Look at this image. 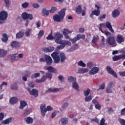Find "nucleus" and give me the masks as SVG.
<instances>
[{
  "instance_id": "obj_1",
  "label": "nucleus",
  "mask_w": 125,
  "mask_h": 125,
  "mask_svg": "<svg viewBox=\"0 0 125 125\" xmlns=\"http://www.w3.org/2000/svg\"><path fill=\"white\" fill-rule=\"evenodd\" d=\"M66 9H62L59 12V15L56 14L53 16V20L55 22H62L65 17Z\"/></svg>"
},
{
  "instance_id": "obj_2",
  "label": "nucleus",
  "mask_w": 125,
  "mask_h": 125,
  "mask_svg": "<svg viewBox=\"0 0 125 125\" xmlns=\"http://www.w3.org/2000/svg\"><path fill=\"white\" fill-rule=\"evenodd\" d=\"M40 109L42 112V117H44L47 111H52L53 108L50 106H47L46 108L45 107V104H42L40 106Z\"/></svg>"
},
{
  "instance_id": "obj_3",
  "label": "nucleus",
  "mask_w": 125,
  "mask_h": 125,
  "mask_svg": "<svg viewBox=\"0 0 125 125\" xmlns=\"http://www.w3.org/2000/svg\"><path fill=\"white\" fill-rule=\"evenodd\" d=\"M59 42L60 43H57L58 44H61L60 45L57 46L58 49H63V48H64V47H65L66 45H69V46H71V45H72L71 42L66 40H62L60 41Z\"/></svg>"
},
{
  "instance_id": "obj_4",
  "label": "nucleus",
  "mask_w": 125,
  "mask_h": 125,
  "mask_svg": "<svg viewBox=\"0 0 125 125\" xmlns=\"http://www.w3.org/2000/svg\"><path fill=\"white\" fill-rule=\"evenodd\" d=\"M106 43L108 45H112L113 47L117 45V43L116 42V40L115 39V37L109 36L106 39Z\"/></svg>"
},
{
  "instance_id": "obj_5",
  "label": "nucleus",
  "mask_w": 125,
  "mask_h": 125,
  "mask_svg": "<svg viewBox=\"0 0 125 125\" xmlns=\"http://www.w3.org/2000/svg\"><path fill=\"white\" fill-rule=\"evenodd\" d=\"M63 38V34L60 33V32H57L54 34V40H55V42L56 43H59L60 41H61Z\"/></svg>"
},
{
  "instance_id": "obj_6",
  "label": "nucleus",
  "mask_w": 125,
  "mask_h": 125,
  "mask_svg": "<svg viewBox=\"0 0 125 125\" xmlns=\"http://www.w3.org/2000/svg\"><path fill=\"white\" fill-rule=\"evenodd\" d=\"M81 39L84 40V39H85V36L84 35L78 34L76 37L72 39H70V41H71L72 43L74 44V43H76V42H78V41H80Z\"/></svg>"
},
{
  "instance_id": "obj_7",
  "label": "nucleus",
  "mask_w": 125,
  "mask_h": 125,
  "mask_svg": "<svg viewBox=\"0 0 125 125\" xmlns=\"http://www.w3.org/2000/svg\"><path fill=\"white\" fill-rule=\"evenodd\" d=\"M27 90L28 91L30 95H33L34 97H38L39 96V91L36 89H32L31 90L30 88H26Z\"/></svg>"
},
{
  "instance_id": "obj_8",
  "label": "nucleus",
  "mask_w": 125,
  "mask_h": 125,
  "mask_svg": "<svg viewBox=\"0 0 125 125\" xmlns=\"http://www.w3.org/2000/svg\"><path fill=\"white\" fill-rule=\"evenodd\" d=\"M106 70L108 74H110V75H112L114 77V78H116V79H118V75H117V74L116 72H115V71L113 70L112 68H111V66H107L106 67Z\"/></svg>"
},
{
  "instance_id": "obj_9",
  "label": "nucleus",
  "mask_w": 125,
  "mask_h": 125,
  "mask_svg": "<svg viewBox=\"0 0 125 125\" xmlns=\"http://www.w3.org/2000/svg\"><path fill=\"white\" fill-rule=\"evenodd\" d=\"M45 62H46V65L47 66H50L52 63H53V61H52V59L51 57L48 55H44Z\"/></svg>"
},
{
  "instance_id": "obj_10",
  "label": "nucleus",
  "mask_w": 125,
  "mask_h": 125,
  "mask_svg": "<svg viewBox=\"0 0 125 125\" xmlns=\"http://www.w3.org/2000/svg\"><path fill=\"white\" fill-rule=\"evenodd\" d=\"M21 17L23 19H29L33 20V15L32 14H28L27 12H24L21 15Z\"/></svg>"
},
{
  "instance_id": "obj_11",
  "label": "nucleus",
  "mask_w": 125,
  "mask_h": 125,
  "mask_svg": "<svg viewBox=\"0 0 125 125\" xmlns=\"http://www.w3.org/2000/svg\"><path fill=\"white\" fill-rule=\"evenodd\" d=\"M7 13L5 11H2L0 12V20L1 21H4L6 20L8 16Z\"/></svg>"
},
{
  "instance_id": "obj_12",
  "label": "nucleus",
  "mask_w": 125,
  "mask_h": 125,
  "mask_svg": "<svg viewBox=\"0 0 125 125\" xmlns=\"http://www.w3.org/2000/svg\"><path fill=\"white\" fill-rule=\"evenodd\" d=\"M121 59L124 60L125 59V55H115L112 57V60L113 61H119Z\"/></svg>"
},
{
  "instance_id": "obj_13",
  "label": "nucleus",
  "mask_w": 125,
  "mask_h": 125,
  "mask_svg": "<svg viewBox=\"0 0 125 125\" xmlns=\"http://www.w3.org/2000/svg\"><path fill=\"white\" fill-rule=\"evenodd\" d=\"M95 7L96 9L94 10L92 12L96 16H99L100 15V7L98 5H95Z\"/></svg>"
},
{
  "instance_id": "obj_14",
  "label": "nucleus",
  "mask_w": 125,
  "mask_h": 125,
  "mask_svg": "<svg viewBox=\"0 0 125 125\" xmlns=\"http://www.w3.org/2000/svg\"><path fill=\"white\" fill-rule=\"evenodd\" d=\"M92 103L95 104V107L97 110H101V104H99L98 101L96 99H93L92 101Z\"/></svg>"
},
{
  "instance_id": "obj_15",
  "label": "nucleus",
  "mask_w": 125,
  "mask_h": 125,
  "mask_svg": "<svg viewBox=\"0 0 125 125\" xmlns=\"http://www.w3.org/2000/svg\"><path fill=\"white\" fill-rule=\"evenodd\" d=\"M116 42L117 43L121 44L122 42H125V39H124V37L122 35L118 34L116 37Z\"/></svg>"
},
{
  "instance_id": "obj_16",
  "label": "nucleus",
  "mask_w": 125,
  "mask_h": 125,
  "mask_svg": "<svg viewBox=\"0 0 125 125\" xmlns=\"http://www.w3.org/2000/svg\"><path fill=\"white\" fill-rule=\"evenodd\" d=\"M99 72V68L94 67L90 71L89 74L90 75H96V74H97V73H98Z\"/></svg>"
},
{
  "instance_id": "obj_17",
  "label": "nucleus",
  "mask_w": 125,
  "mask_h": 125,
  "mask_svg": "<svg viewBox=\"0 0 125 125\" xmlns=\"http://www.w3.org/2000/svg\"><path fill=\"white\" fill-rule=\"evenodd\" d=\"M44 52H52L54 50V47L52 46H49L48 47H44L42 49Z\"/></svg>"
},
{
  "instance_id": "obj_18",
  "label": "nucleus",
  "mask_w": 125,
  "mask_h": 125,
  "mask_svg": "<svg viewBox=\"0 0 125 125\" xmlns=\"http://www.w3.org/2000/svg\"><path fill=\"white\" fill-rule=\"evenodd\" d=\"M60 58H61L60 61L61 63H64L66 60V56L64 53H60Z\"/></svg>"
},
{
  "instance_id": "obj_19",
  "label": "nucleus",
  "mask_w": 125,
  "mask_h": 125,
  "mask_svg": "<svg viewBox=\"0 0 125 125\" xmlns=\"http://www.w3.org/2000/svg\"><path fill=\"white\" fill-rule=\"evenodd\" d=\"M11 46L14 47V48H19V47H20V43L14 41L11 43Z\"/></svg>"
},
{
  "instance_id": "obj_20",
  "label": "nucleus",
  "mask_w": 125,
  "mask_h": 125,
  "mask_svg": "<svg viewBox=\"0 0 125 125\" xmlns=\"http://www.w3.org/2000/svg\"><path fill=\"white\" fill-rule=\"evenodd\" d=\"M112 17L113 18H117L120 16V11L118 9L114 10L112 13Z\"/></svg>"
},
{
  "instance_id": "obj_21",
  "label": "nucleus",
  "mask_w": 125,
  "mask_h": 125,
  "mask_svg": "<svg viewBox=\"0 0 125 125\" xmlns=\"http://www.w3.org/2000/svg\"><path fill=\"white\" fill-rule=\"evenodd\" d=\"M105 27L106 28L108 29V30L110 31L111 33H114V29H113V28L112 27V24H111V23L110 22L107 21L106 22Z\"/></svg>"
},
{
  "instance_id": "obj_22",
  "label": "nucleus",
  "mask_w": 125,
  "mask_h": 125,
  "mask_svg": "<svg viewBox=\"0 0 125 125\" xmlns=\"http://www.w3.org/2000/svg\"><path fill=\"white\" fill-rule=\"evenodd\" d=\"M10 104L11 105L13 104H16L18 102V98L16 97H12L9 101Z\"/></svg>"
},
{
  "instance_id": "obj_23",
  "label": "nucleus",
  "mask_w": 125,
  "mask_h": 125,
  "mask_svg": "<svg viewBox=\"0 0 125 125\" xmlns=\"http://www.w3.org/2000/svg\"><path fill=\"white\" fill-rule=\"evenodd\" d=\"M47 70L51 73H55V74L57 73V70L51 66L47 67Z\"/></svg>"
},
{
  "instance_id": "obj_24",
  "label": "nucleus",
  "mask_w": 125,
  "mask_h": 125,
  "mask_svg": "<svg viewBox=\"0 0 125 125\" xmlns=\"http://www.w3.org/2000/svg\"><path fill=\"white\" fill-rule=\"evenodd\" d=\"M24 36V32L22 31H20L16 35V39H21Z\"/></svg>"
},
{
  "instance_id": "obj_25",
  "label": "nucleus",
  "mask_w": 125,
  "mask_h": 125,
  "mask_svg": "<svg viewBox=\"0 0 125 125\" xmlns=\"http://www.w3.org/2000/svg\"><path fill=\"white\" fill-rule=\"evenodd\" d=\"M12 120H13V118L12 117L8 118V119L3 121L2 124V125H8V124L11 123Z\"/></svg>"
},
{
  "instance_id": "obj_26",
  "label": "nucleus",
  "mask_w": 125,
  "mask_h": 125,
  "mask_svg": "<svg viewBox=\"0 0 125 125\" xmlns=\"http://www.w3.org/2000/svg\"><path fill=\"white\" fill-rule=\"evenodd\" d=\"M8 58L11 60H17L19 58L18 54L10 55L8 56Z\"/></svg>"
},
{
  "instance_id": "obj_27",
  "label": "nucleus",
  "mask_w": 125,
  "mask_h": 125,
  "mask_svg": "<svg viewBox=\"0 0 125 125\" xmlns=\"http://www.w3.org/2000/svg\"><path fill=\"white\" fill-rule=\"evenodd\" d=\"M24 120L26 122V123H27L28 125L33 124L34 122V119L30 117L25 118L24 119Z\"/></svg>"
},
{
  "instance_id": "obj_28",
  "label": "nucleus",
  "mask_w": 125,
  "mask_h": 125,
  "mask_svg": "<svg viewBox=\"0 0 125 125\" xmlns=\"http://www.w3.org/2000/svg\"><path fill=\"white\" fill-rule=\"evenodd\" d=\"M58 91H59V88H49L48 90H46L45 92H58Z\"/></svg>"
},
{
  "instance_id": "obj_29",
  "label": "nucleus",
  "mask_w": 125,
  "mask_h": 125,
  "mask_svg": "<svg viewBox=\"0 0 125 125\" xmlns=\"http://www.w3.org/2000/svg\"><path fill=\"white\" fill-rule=\"evenodd\" d=\"M46 80V77L45 76H43L41 79H36V83H43V82L45 81Z\"/></svg>"
},
{
  "instance_id": "obj_30",
  "label": "nucleus",
  "mask_w": 125,
  "mask_h": 125,
  "mask_svg": "<svg viewBox=\"0 0 125 125\" xmlns=\"http://www.w3.org/2000/svg\"><path fill=\"white\" fill-rule=\"evenodd\" d=\"M26 105H27V102L26 101H21L20 109H21V110H22V109H24V108Z\"/></svg>"
},
{
  "instance_id": "obj_31",
  "label": "nucleus",
  "mask_w": 125,
  "mask_h": 125,
  "mask_svg": "<svg viewBox=\"0 0 125 125\" xmlns=\"http://www.w3.org/2000/svg\"><path fill=\"white\" fill-rule=\"evenodd\" d=\"M7 54V51L0 49V57H4Z\"/></svg>"
},
{
  "instance_id": "obj_32",
  "label": "nucleus",
  "mask_w": 125,
  "mask_h": 125,
  "mask_svg": "<svg viewBox=\"0 0 125 125\" xmlns=\"http://www.w3.org/2000/svg\"><path fill=\"white\" fill-rule=\"evenodd\" d=\"M10 87L12 90H17L18 89V85L16 83H14L11 85Z\"/></svg>"
},
{
  "instance_id": "obj_33",
  "label": "nucleus",
  "mask_w": 125,
  "mask_h": 125,
  "mask_svg": "<svg viewBox=\"0 0 125 125\" xmlns=\"http://www.w3.org/2000/svg\"><path fill=\"white\" fill-rule=\"evenodd\" d=\"M72 87L74 89H76V90H79V89L80 88V86H79V84H78V83H77V82H76L73 83Z\"/></svg>"
},
{
  "instance_id": "obj_34",
  "label": "nucleus",
  "mask_w": 125,
  "mask_h": 125,
  "mask_svg": "<svg viewBox=\"0 0 125 125\" xmlns=\"http://www.w3.org/2000/svg\"><path fill=\"white\" fill-rule=\"evenodd\" d=\"M2 37L3 38H1L2 42H6L8 41V37H7V35H6V34H3Z\"/></svg>"
},
{
  "instance_id": "obj_35",
  "label": "nucleus",
  "mask_w": 125,
  "mask_h": 125,
  "mask_svg": "<svg viewBox=\"0 0 125 125\" xmlns=\"http://www.w3.org/2000/svg\"><path fill=\"white\" fill-rule=\"evenodd\" d=\"M42 15L45 17H46L49 15V12L46 10V9L44 8L42 9Z\"/></svg>"
},
{
  "instance_id": "obj_36",
  "label": "nucleus",
  "mask_w": 125,
  "mask_h": 125,
  "mask_svg": "<svg viewBox=\"0 0 125 125\" xmlns=\"http://www.w3.org/2000/svg\"><path fill=\"white\" fill-rule=\"evenodd\" d=\"M76 13L77 14H81L82 13V5H79L76 7Z\"/></svg>"
},
{
  "instance_id": "obj_37",
  "label": "nucleus",
  "mask_w": 125,
  "mask_h": 125,
  "mask_svg": "<svg viewBox=\"0 0 125 125\" xmlns=\"http://www.w3.org/2000/svg\"><path fill=\"white\" fill-rule=\"evenodd\" d=\"M92 100V96H91V95H90L88 96L85 97L84 98L85 102H88L89 101H91Z\"/></svg>"
},
{
  "instance_id": "obj_38",
  "label": "nucleus",
  "mask_w": 125,
  "mask_h": 125,
  "mask_svg": "<svg viewBox=\"0 0 125 125\" xmlns=\"http://www.w3.org/2000/svg\"><path fill=\"white\" fill-rule=\"evenodd\" d=\"M77 81V79L76 78H74L73 76H70L68 78V81L69 83H74Z\"/></svg>"
},
{
  "instance_id": "obj_39",
  "label": "nucleus",
  "mask_w": 125,
  "mask_h": 125,
  "mask_svg": "<svg viewBox=\"0 0 125 125\" xmlns=\"http://www.w3.org/2000/svg\"><path fill=\"white\" fill-rule=\"evenodd\" d=\"M101 46L102 47H105V38L104 36H102Z\"/></svg>"
},
{
  "instance_id": "obj_40",
  "label": "nucleus",
  "mask_w": 125,
  "mask_h": 125,
  "mask_svg": "<svg viewBox=\"0 0 125 125\" xmlns=\"http://www.w3.org/2000/svg\"><path fill=\"white\" fill-rule=\"evenodd\" d=\"M59 56V53L57 52H54L51 55V56L52 57L53 59H54L56 57Z\"/></svg>"
},
{
  "instance_id": "obj_41",
  "label": "nucleus",
  "mask_w": 125,
  "mask_h": 125,
  "mask_svg": "<svg viewBox=\"0 0 125 125\" xmlns=\"http://www.w3.org/2000/svg\"><path fill=\"white\" fill-rule=\"evenodd\" d=\"M79 72L82 74H84V73H87L88 72V69L87 68H81L79 69Z\"/></svg>"
},
{
  "instance_id": "obj_42",
  "label": "nucleus",
  "mask_w": 125,
  "mask_h": 125,
  "mask_svg": "<svg viewBox=\"0 0 125 125\" xmlns=\"http://www.w3.org/2000/svg\"><path fill=\"white\" fill-rule=\"evenodd\" d=\"M46 40L48 41H52V40H54V37L52 36V32L46 37Z\"/></svg>"
},
{
  "instance_id": "obj_43",
  "label": "nucleus",
  "mask_w": 125,
  "mask_h": 125,
  "mask_svg": "<svg viewBox=\"0 0 125 125\" xmlns=\"http://www.w3.org/2000/svg\"><path fill=\"white\" fill-rule=\"evenodd\" d=\"M78 66H80L81 67H86V64L84 63L83 61H80L78 62Z\"/></svg>"
},
{
  "instance_id": "obj_44",
  "label": "nucleus",
  "mask_w": 125,
  "mask_h": 125,
  "mask_svg": "<svg viewBox=\"0 0 125 125\" xmlns=\"http://www.w3.org/2000/svg\"><path fill=\"white\" fill-rule=\"evenodd\" d=\"M73 31L69 30V29H64L63 31V35H69L71 34Z\"/></svg>"
},
{
  "instance_id": "obj_45",
  "label": "nucleus",
  "mask_w": 125,
  "mask_h": 125,
  "mask_svg": "<svg viewBox=\"0 0 125 125\" xmlns=\"http://www.w3.org/2000/svg\"><path fill=\"white\" fill-rule=\"evenodd\" d=\"M54 63H59L60 62V56H58L56 58L53 59Z\"/></svg>"
},
{
  "instance_id": "obj_46",
  "label": "nucleus",
  "mask_w": 125,
  "mask_h": 125,
  "mask_svg": "<svg viewBox=\"0 0 125 125\" xmlns=\"http://www.w3.org/2000/svg\"><path fill=\"white\" fill-rule=\"evenodd\" d=\"M61 121L62 125H65L68 124V119H67L62 118Z\"/></svg>"
},
{
  "instance_id": "obj_47",
  "label": "nucleus",
  "mask_w": 125,
  "mask_h": 125,
  "mask_svg": "<svg viewBox=\"0 0 125 125\" xmlns=\"http://www.w3.org/2000/svg\"><path fill=\"white\" fill-rule=\"evenodd\" d=\"M106 120L104 118H102L100 123L98 124L99 125H107V123H105Z\"/></svg>"
},
{
  "instance_id": "obj_48",
  "label": "nucleus",
  "mask_w": 125,
  "mask_h": 125,
  "mask_svg": "<svg viewBox=\"0 0 125 125\" xmlns=\"http://www.w3.org/2000/svg\"><path fill=\"white\" fill-rule=\"evenodd\" d=\"M89 93H90V89L89 88H87L86 91H84V95L85 97L88 96Z\"/></svg>"
},
{
  "instance_id": "obj_49",
  "label": "nucleus",
  "mask_w": 125,
  "mask_h": 125,
  "mask_svg": "<svg viewBox=\"0 0 125 125\" xmlns=\"http://www.w3.org/2000/svg\"><path fill=\"white\" fill-rule=\"evenodd\" d=\"M105 18H106V15L104 14L103 15H101L98 17V20H99L100 21H103V19H105Z\"/></svg>"
},
{
  "instance_id": "obj_50",
  "label": "nucleus",
  "mask_w": 125,
  "mask_h": 125,
  "mask_svg": "<svg viewBox=\"0 0 125 125\" xmlns=\"http://www.w3.org/2000/svg\"><path fill=\"white\" fill-rule=\"evenodd\" d=\"M43 35H44V31L43 30H41L38 34V39H41Z\"/></svg>"
},
{
  "instance_id": "obj_51",
  "label": "nucleus",
  "mask_w": 125,
  "mask_h": 125,
  "mask_svg": "<svg viewBox=\"0 0 125 125\" xmlns=\"http://www.w3.org/2000/svg\"><path fill=\"white\" fill-rule=\"evenodd\" d=\"M97 41H98V37L94 36L92 41V43L96 44Z\"/></svg>"
},
{
  "instance_id": "obj_52",
  "label": "nucleus",
  "mask_w": 125,
  "mask_h": 125,
  "mask_svg": "<svg viewBox=\"0 0 125 125\" xmlns=\"http://www.w3.org/2000/svg\"><path fill=\"white\" fill-rule=\"evenodd\" d=\"M57 10V8L56 7H52L50 11V13H54Z\"/></svg>"
},
{
  "instance_id": "obj_53",
  "label": "nucleus",
  "mask_w": 125,
  "mask_h": 125,
  "mask_svg": "<svg viewBox=\"0 0 125 125\" xmlns=\"http://www.w3.org/2000/svg\"><path fill=\"white\" fill-rule=\"evenodd\" d=\"M22 75L23 76H26V77H30L31 76V72L29 71H26Z\"/></svg>"
},
{
  "instance_id": "obj_54",
  "label": "nucleus",
  "mask_w": 125,
  "mask_h": 125,
  "mask_svg": "<svg viewBox=\"0 0 125 125\" xmlns=\"http://www.w3.org/2000/svg\"><path fill=\"white\" fill-rule=\"evenodd\" d=\"M21 6L23 8H27L29 6V3L25 2L21 4Z\"/></svg>"
},
{
  "instance_id": "obj_55",
  "label": "nucleus",
  "mask_w": 125,
  "mask_h": 125,
  "mask_svg": "<svg viewBox=\"0 0 125 125\" xmlns=\"http://www.w3.org/2000/svg\"><path fill=\"white\" fill-rule=\"evenodd\" d=\"M31 29H28L27 31L25 32V35L26 37H30V34H31Z\"/></svg>"
},
{
  "instance_id": "obj_56",
  "label": "nucleus",
  "mask_w": 125,
  "mask_h": 125,
  "mask_svg": "<svg viewBox=\"0 0 125 125\" xmlns=\"http://www.w3.org/2000/svg\"><path fill=\"white\" fill-rule=\"evenodd\" d=\"M46 79H49L50 80H51V79H52V75H51V74L49 73H46Z\"/></svg>"
},
{
  "instance_id": "obj_57",
  "label": "nucleus",
  "mask_w": 125,
  "mask_h": 125,
  "mask_svg": "<svg viewBox=\"0 0 125 125\" xmlns=\"http://www.w3.org/2000/svg\"><path fill=\"white\" fill-rule=\"evenodd\" d=\"M39 77H40V73H35L31 76V78H34L35 79H36V78Z\"/></svg>"
},
{
  "instance_id": "obj_58",
  "label": "nucleus",
  "mask_w": 125,
  "mask_h": 125,
  "mask_svg": "<svg viewBox=\"0 0 125 125\" xmlns=\"http://www.w3.org/2000/svg\"><path fill=\"white\" fill-rule=\"evenodd\" d=\"M106 93H112V92H113V91H112V89H111L110 87H107L106 89Z\"/></svg>"
},
{
  "instance_id": "obj_59",
  "label": "nucleus",
  "mask_w": 125,
  "mask_h": 125,
  "mask_svg": "<svg viewBox=\"0 0 125 125\" xmlns=\"http://www.w3.org/2000/svg\"><path fill=\"white\" fill-rule=\"evenodd\" d=\"M114 86H115V83L113 82H111L108 83V87L112 88V87H114Z\"/></svg>"
},
{
  "instance_id": "obj_60",
  "label": "nucleus",
  "mask_w": 125,
  "mask_h": 125,
  "mask_svg": "<svg viewBox=\"0 0 125 125\" xmlns=\"http://www.w3.org/2000/svg\"><path fill=\"white\" fill-rule=\"evenodd\" d=\"M119 122H120V124L121 125H125V119H119Z\"/></svg>"
},
{
  "instance_id": "obj_61",
  "label": "nucleus",
  "mask_w": 125,
  "mask_h": 125,
  "mask_svg": "<svg viewBox=\"0 0 125 125\" xmlns=\"http://www.w3.org/2000/svg\"><path fill=\"white\" fill-rule=\"evenodd\" d=\"M4 1L5 3V7L8 8L9 7V0H4Z\"/></svg>"
},
{
  "instance_id": "obj_62",
  "label": "nucleus",
  "mask_w": 125,
  "mask_h": 125,
  "mask_svg": "<svg viewBox=\"0 0 125 125\" xmlns=\"http://www.w3.org/2000/svg\"><path fill=\"white\" fill-rule=\"evenodd\" d=\"M32 6L34 8H39V7H40V4L38 3H33L32 4Z\"/></svg>"
},
{
  "instance_id": "obj_63",
  "label": "nucleus",
  "mask_w": 125,
  "mask_h": 125,
  "mask_svg": "<svg viewBox=\"0 0 125 125\" xmlns=\"http://www.w3.org/2000/svg\"><path fill=\"white\" fill-rule=\"evenodd\" d=\"M105 82H104L99 87V89H104L105 88Z\"/></svg>"
},
{
  "instance_id": "obj_64",
  "label": "nucleus",
  "mask_w": 125,
  "mask_h": 125,
  "mask_svg": "<svg viewBox=\"0 0 125 125\" xmlns=\"http://www.w3.org/2000/svg\"><path fill=\"white\" fill-rule=\"evenodd\" d=\"M68 105L69 103H68V102H66L62 104V107L63 109H65V108H67V107H68Z\"/></svg>"
}]
</instances>
